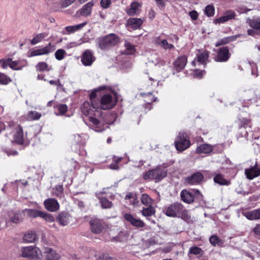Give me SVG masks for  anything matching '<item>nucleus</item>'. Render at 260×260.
I'll return each instance as SVG.
<instances>
[{
  "label": "nucleus",
  "mask_w": 260,
  "mask_h": 260,
  "mask_svg": "<svg viewBox=\"0 0 260 260\" xmlns=\"http://www.w3.org/2000/svg\"><path fill=\"white\" fill-rule=\"evenodd\" d=\"M213 150V147L208 144H203L197 147L196 152L198 154L209 153Z\"/></svg>",
  "instance_id": "obj_26"
},
{
  "label": "nucleus",
  "mask_w": 260,
  "mask_h": 260,
  "mask_svg": "<svg viewBox=\"0 0 260 260\" xmlns=\"http://www.w3.org/2000/svg\"><path fill=\"white\" fill-rule=\"evenodd\" d=\"M205 73V72L204 71L196 69L194 71V77L198 78H201Z\"/></svg>",
  "instance_id": "obj_58"
},
{
  "label": "nucleus",
  "mask_w": 260,
  "mask_h": 260,
  "mask_svg": "<svg viewBox=\"0 0 260 260\" xmlns=\"http://www.w3.org/2000/svg\"><path fill=\"white\" fill-rule=\"evenodd\" d=\"M86 24V22H84L82 23L74 25L75 31H76L81 29Z\"/></svg>",
  "instance_id": "obj_62"
},
{
  "label": "nucleus",
  "mask_w": 260,
  "mask_h": 260,
  "mask_svg": "<svg viewBox=\"0 0 260 260\" xmlns=\"http://www.w3.org/2000/svg\"><path fill=\"white\" fill-rule=\"evenodd\" d=\"M141 95L144 98V101L148 104H150L152 102L156 101L157 98H155L151 92L141 93Z\"/></svg>",
  "instance_id": "obj_35"
},
{
  "label": "nucleus",
  "mask_w": 260,
  "mask_h": 260,
  "mask_svg": "<svg viewBox=\"0 0 260 260\" xmlns=\"http://www.w3.org/2000/svg\"><path fill=\"white\" fill-rule=\"evenodd\" d=\"M125 47L126 49V53L127 54H132L135 52V48L134 46L130 44L129 42H126L125 43Z\"/></svg>",
  "instance_id": "obj_52"
},
{
  "label": "nucleus",
  "mask_w": 260,
  "mask_h": 260,
  "mask_svg": "<svg viewBox=\"0 0 260 260\" xmlns=\"http://www.w3.org/2000/svg\"><path fill=\"white\" fill-rule=\"evenodd\" d=\"M254 233L257 236H260V224H257L253 229Z\"/></svg>",
  "instance_id": "obj_63"
},
{
  "label": "nucleus",
  "mask_w": 260,
  "mask_h": 260,
  "mask_svg": "<svg viewBox=\"0 0 260 260\" xmlns=\"http://www.w3.org/2000/svg\"><path fill=\"white\" fill-rule=\"evenodd\" d=\"M119 42L118 37L114 34H110L98 39V46L102 50L108 49L116 45Z\"/></svg>",
  "instance_id": "obj_3"
},
{
  "label": "nucleus",
  "mask_w": 260,
  "mask_h": 260,
  "mask_svg": "<svg viewBox=\"0 0 260 260\" xmlns=\"http://www.w3.org/2000/svg\"><path fill=\"white\" fill-rule=\"evenodd\" d=\"M122 157H117L114 156L113 158V162L110 165V168L113 170L119 169V164L122 160Z\"/></svg>",
  "instance_id": "obj_43"
},
{
  "label": "nucleus",
  "mask_w": 260,
  "mask_h": 260,
  "mask_svg": "<svg viewBox=\"0 0 260 260\" xmlns=\"http://www.w3.org/2000/svg\"><path fill=\"white\" fill-rule=\"evenodd\" d=\"M74 139L75 142L78 144H80L82 142V138L81 135L76 134L74 135Z\"/></svg>",
  "instance_id": "obj_61"
},
{
  "label": "nucleus",
  "mask_w": 260,
  "mask_h": 260,
  "mask_svg": "<svg viewBox=\"0 0 260 260\" xmlns=\"http://www.w3.org/2000/svg\"><path fill=\"white\" fill-rule=\"evenodd\" d=\"M37 238V235L35 232H28L24 235L23 240L25 243H32L35 242Z\"/></svg>",
  "instance_id": "obj_32"
},
{
  "label": "nucleus",
  "mask_w": 260,
  "mask_h": 260,
  "mask_svg": "<svg viewBox=\"0 0 260 260\" xmlns=\"http://www.w3.org/2000/svg\"><path fill=\"white\" fill-rule=\"evenodd\" d=\"M140 4L136 2H133L131 5L130 8L127 9L126 13L129 16L137 15L140 7Z\"/></svg>",
  "instance_id": "obj_28"
},
{
  "label": "nucleus",
  "mask_w": 260,
  "mask_h": 260,
  "mask_svg": "<svg viewBox=\"0 0 260 260\" xmlns=\"http://www.w3.org/2000/svg\"><path fill=\"white\" fill-rule=\"evenodd\" d=\"M20 60L13 61L11 58V61L10 64V68L13 70H21L23 67L25 66V64L20 66Z\"/></svg>",
  "instance_id": "obj_40"
},
{
  "label": "nucleus",
  "mask_w": 260,
  "mask_h": 260,
  "mask_svg": "<svg viewBox=\"0 0 260 260\" xmlns=\"http://www.w3.org/2000/svg\"><path fill=\"white\" fill-rule=\"evenodd\" d=\"M44 205L45 209L50 212L57 211L60 207L57 201L52 198L45 200L44 202Z\"/></svg>",
  "instance_id": "obj_14"
},
{
  "label": "nucleus",
  "mask_w": 260,
  "mask_h": 260,
  "mask_svg": "<svg viewBox=\"0 0 260 260\" xmlns=\"http://www.w3.org/2000/svg\"><path fill=\"white\" fill-rule=\"evenodd\" d=\"M66 55V52L63 49H59L55 53V58L58 60L63 59Z\"/></svg>",
  "instance_id": "obj_47"
},
{
  "label": "nucleus",
  "mask_w": 260,
  "mask_h": 260,
  "mask_svg": "<svg viewBox=\"0 0 260 260\" xmlns=\"http://www.w3.org/2000/svg\"><path fill=\"white\" fill-rule=\"evenodd\" d=\"M204 179L203 175L200 172H196L186 178L188 183L193 185L200 183Z\"/></svg>",
  "instance_id": "obj_21"
},
{
  "label": "nucleus",
  "mask_w": 260,
  "mask_h": 260,
  "mask_svg": "<svg viewBox=\"0 0 260 260\" xmlns=\"http://www.w3.org/2000/svg\"><path fill=\"white\" fill-rule=\"evenodd\" d=\"M209 52L208 51H204L197 55V61L202 64H205L209 58Z\"/></svg>",
  "instance_id": "obj_31"
},
{
  "label": "nucleus",
  "mask_w": 260,
  "mask_h": 260,
  "mask_svg": "<svg viewBox=\"0 0 260 260\" xmlns=\"http://www.w3.org/2000/svg\"><path fill=\"white\" fill-rule=\"evenodd\" d=\"M101 7L103 9H107L109 8L111 4V0H101L100 2Z\"/></svg>",
  "instance_id": "obj_57"
},
{
  "label": "nucleus",
  "mask_w": 260,
  "mask_h": 260,
  "mask_svg": "<svg viewBox=\"0 0 260 260\" xmlns=\"http://www.w3.org/2000/svg\"><path fill=\"white\" fill-rule=\"evenodd\" d=\"M42 116V114L35 111H29L26 116V118L29 120H35L39 119Z\"/></svg>",
  "instance_id": "obj_38"
},
{
  "label": "nucleus",
  "mask_w": 260,
  "mask_h": 260,
  "mask_svg": "<svg viewBox=\"0 0 260 260\" xmlns=\"http://www.w3.org/2000/svg\"><path fill=\"white\" fill-rule=\"evenodd\" d=\"M235 16L236 14L234 11H228L224 14L222 16L214 20V23L216 24L221 23H223L230 20L234 19Z\"/></svg>",
  "instance_id": "obj_20"
},
{
  "label": "nucleus",
  "mask_w": 260,
  "mask_h": 260,
  "mask_svg": "<svg viewBox=\"0 0 260 260\" xmlns=\"http://www.w3.org/2000/svg\"><path fill=\"white\" fill-rule=\"evenodd\" d=\"M21 252L23 257L41 259L43 256L41 250L32 246L22 247Z\"/></svg>",
  "instance_id": "obj_6"
},
{
  "label": "nucleus",
  "mask_w": 260,
  "mask_h": 260,
  "mask_svg": "<svg viewBox=\"0 0 260 260\" xmlns=\"http://www.w3.org/2000/svg\"><path fill=\"white\" fill-rule=\"evenodd\" d=\"M81 61L85 66H91L95 60L93 52L89 50H85L81 56Z\"/></svg>",
  "instance_id": "obj_9"
},
{
  "label": "nucleus",
  "mask_w": 260,
  "mask_h": 260,
  "mask_svg": "<svg viewBox=\"0 0 260 260\" xmlns=\"http://www.w3.org/2000/svg\"><path fill=\"white\" fill-rule=\"evenodd\" d=\"M100 203L103 208L107 209L110 208L112 206L111 202L108 201L106 198H100Z\"/></svg>",
  "instance_id": "obj_46"
},
{
  "label": "nucleus",
  "mask_w": 260,
  "mask_h": 260,
  "mask_svg": "<svg viewBox=\"0 0 260 260\" xmlns=\"http://www.w3.org/2000/svg\"><path fill=\"white\" fill-rule=\"evenodd\" d=\"M57 108L58 110V114H56L57 115H64L68 111V106L66 104L58 105Z\"/></svg>",
  "instance_id": "obj_49"
},
{
  "label": "nucleus",
  "mask_w": 260,
  "mask_h": 260,
  "mask_svg": "<svg viewBox=\"0 0 260 260\" xmlns=\"http://www.w3.org/2000/svg\"><path fill=\"white\" fill-rule=\"evenodd\" d=\"M209 241L210 243L214 246H221L223 244V241L215 235L211 236Z\"/></svg>",
  "instance_id": "obj_39"
},
{
  "label": "nucleus",
  "mask_w": 260,
  "mask_h": 260,
  "mask_svg": "<svg viewBox=\"0 0 260 260\" xmlns=\"http://www.w3.org/2000/svg\"><path fill=\"white\" fill-rule=\"evenodd\" d=\"M55 50V46L52 45L51 43H49V44L45 47L32 51L30 53V56L48 54L51 52H53Z\"/></svg>",
  "instance_id": "obj_10"
},
{
  "label": "nucleus",
  "mask_w": 260,
  "mask_h": 260,
  "mask_svg": "<svg viewBox=\"0 0 260 260\" xmlns=\"http://www.w3.org/2000/svg\"><path fill=\"white\" fill-rule=\"evenodd\" d=\"M187 58L186 56L182 55L179 56L173 62V65L177 72H179L182 71L187 63Z\"/></svg>",
  "instance_id": "obj_17"
},
{
  "label": "nucleus",
  "mask_w": 260,
  "mask_h": 260,
  "mask_svg": "<svg viewBox=\"0 0 260 260\" xmlns=\"http://www.w3.org/2000/svg\"><path fill=\"white\" fill-rule=\"evenodd\" d=\"M90 225L93 233L99 234L102 231L105 224L102 220L96 218L90 221Z\"/></svg>",
  "instance_id": "obj_12"
},
{
  "label": "nucleus",
  "mask_w": 260,
  "mask_h": 260,
  "mask_svg": "<svg viewBox=\"0 0 260 260\" xmlns=\"http://www.w3.org/2000/svg\"><path fill=\"white\" fill-rule=\"evenodd\" d=\"M23 212H25L29 217L36 218L40 217L42 211L36 209H25Z\"/></svg>",
  "instance_id": "obj_37"
},
{
  "label": "nucleus",
  "mask_w": 260,
  "mask_h": 260,
  "mask_svg": "<svg viewBox=\"0 0 260 260\" xmlns=\"http://www.w3.org/2000/svg\"><path fill=\"white\" fill-rule=\"evenodd\" d=\"M143 22L144 20L141 18H131L127 20V27L128 29L136 30L141 27Z\"/></svg>",
  "instance_id": "obj_18"
},
{
  "label": "nucleus",
  "mask_w": 260,
  "mask_h": 260,
  "mask_svg": "<svg viewBox=\"0 0 260 260\" xmlns=\"http://www.w3.org/2000/svg\"><path fill=\"white\" fill-rule=\"evenodd\" d=\"M215 183L220 185H229L230 184V181L225 179L223 176L220 174H216L213 178Z\"/></svg>",
  "instance_id": "obj_29"
},
{
  "label": "nucleus",
  "mask_w": 260,
  "mask_h": 260,
  "mask_svg": "<svg viewBox=\"0 0 260 260\" xmlns=\"http://www.w3.org/2000/svg\"><path fill=\"white\" fill-rule=\"evenodd\" d=\"M183 206L182 204L175 202L170 205L166 210V214L169 217H176L180 215V212L182 211Z\"/></svg>",
  "instance_id": "obj_8"
},
{
  "label": "nucleus",
  "mask_w": 260,
  "mask_h": 260,
  "mask_svg": "<svg viewBox=\"0 0 260 260\" xmlns=\"http://www.w3.org/2000/svg\"><path fill=\"white\" fill-rule=\"evenodd\" d=\"M189 15L193 20H196L198 18V13L195 10L189 12Z\"/></svg>",
  "instance_id": "obj_59"
},
{
  "label": "nucleus",
  "mask_w": 260,
  "mask_h": 260,
  "mask_svg": "<svg viewBox=\"0 0 260 260\" xmlns=\"http://www.w3.org/2000/svg\"><path fill=\"white\" fill-rule=\"evenodd\" d=\"M246 23L254 29L260 30V17L248 18Z\"/></svg>",
  "instance_id": "obj_25"
},
{
  "label": "nucleus",
  "mask_w": 260,
  "mask_h": 260,
  "mask_svg": "<svg viewBox=\"0 0 260 260\" xmlns=\"http://www.w3.org/2000/svg\"><path fill=\"white\" fill-rule=\"evenodd\" d=\"M167 174V170L165 168L158 167L143 174L144 180H155L159 182L165 178Z\"/></svg>",
  "instance_id": "obj_2"
},
{
  "label": "nucleus",
  "mask_w": 260,
  "mask_h": 260,
  "mask_svg": "<svg viewBox=\"0 0 260 260\" xmlns=\"http://www.w3.org/2000/svg\"><path fill=\"white\" fill-rule=\"evenodd\" d=\"M204 13L208 17H212L214 16L215 13V9L214 6L212 5L207 6L205 8Z\"/></svg>",
  "instance_id": "obj_44"
},
{
  "label": "nucleus",
  "mask_w": 260,
  "mask_h": 260,
  "mask_svg": "<svg viewBox=\"0 0 260 260\" xmlns=\"http://www.w3.org/2000/svg\"><path fill=\"white\" fill-rule=\"evenodd\" d=\"M160 47L166 50H167V49L171 50L174 48V46L173 44H169L168 42V41L165 39H162V42H161V45Z\"/></svg>",
  "instance_id": "obj_54"
},
{
  "label": "nucleus",
  "mask_w": 260,
  "mask_h": 260,
  "mask_svg": "<svg viewBox=\"0 0 260 260\" xmlns=\"http://www.w3.org/2000/svg\"><path fill=\"white\" fill-rule=\"evenodd\" d=\"M204 254V251L202 248L197 246H191L189 248L188 255L192 254L196 255L197 257H201Z\"/></svg>",
  "instance_id": "obj_33"
},
{
  "label": "nucleus",
  "mask_w": 260,
  "mask_h": 260,
  "mask_svg": "<svg viewBox=\"0 0 260 260\" xmlns=\"http://www.w3.org/2000/svg\"><path fill=\"white\" fill-rule=\"evenodd\" d=\"M75 0H60V4L62 8H66L72 4H73Z\"/></svg>",
  "instance_id": "obj_56"
},
{
  "label": "nucleus",
  "mask_w": 260,
  "mask_h": 260,
  "mask_svg": "<svg viewBox=\"0 0 260 260\" xmlns=\"http://www.w3.org/2000/svg\"><path fill=\"white\" fill-rule=\"evenodd\" d=\"M14 141L18 144H22L24 142L22 128L19 125L16 128L14 135Z\"/></svg>",
  "instance_id": "obj_22"
},
{
  "label": "nucleus",
  "mask_w": 260,
  "mask_h": 260,
  "mask_svg": "<svg viewBox=\"0 0 260 260\" xmlns=\"http://www.w3.org/2000/svg\"><path fill=\"white\" fill-rule=\"evenodd\" d=\"M201 196L200 192L197 189H193L190 191L183 189L180 193L181 200L184 202L188 204L192 203L195 198H200Z\"/></svg>",
  "instance_id": "obj_7"
},
{
  "label": "nucleus",
  "mask_w": 260,
  "mask_h": 260,
  "mask_svg": "<svg viewBox=\"0 0 260 260\" xmlns=\"http://www.w3.org/2000/svg\"><path fill=\"white\" fill-rule=\"evenodd\" d=\"M11 61V58H8L5 59H1V62L2 63L1 67L4 69H7L8 67H10V62Z\"/></svg>",
  "instance_id": "obj_55"
},
{
  "label": "nucleus",
  "mask_w": 260,
  "mask_h": 260,
  "mask_svg": "<svg viewBox=\"0 0 260 260\" xmlns=\"http://www.w3.org/2000/svg\"><path fill=\"white\" fill-rule=\"evenodd\" d=\"M24 218V214L20 211L11 212L9 214V218L6 219V222H10L18 224L21 222Z\"/></svg>",
  "instance_id": "obj_15"
},
{
  "label": "nucleus",
  "mask_w": 260,
  "mask_h": 260,
  "mask_svg": "<svg viewBox=\"0 0 260 260\" xmlns=\"http://www.w3.org/2000/svg\"><path fill=\"white\" fill-rule=\"evenodd\" d=\"M44 254L47 260H58L60 258L59 254L50 247L44 248Z\"/></svg>",
  "instance_id": "obj_19"
},
{
  "label": "nucleus",
  "mask_w": 260,
  "mask_h": 260,
  "mask_svg": "<svg viewBox=\"0 0 260 260\" xmlns=\"http://www.w3.org/2000/svg\"><path fill=\"white\" fill-rule=\"evenodd\" d=\"M239 126L240 127L246 128L248 126L250 127V120L245 118H241L239 119Z\"/></svg>",
  "instance_id": "obj_48"
},
{
  "label": "nucleus",
  "mask_w": 260,
  "mask_h": 260,
  "mask_svg": "<svg viewBox=\"0 0 260 260\" xmlns=\"http://www.w3.org/2000/svg\"><path fill=\"white\" fill-rule=\"evenodd\" d=\"M96 96V92L92 91L90 94L91 105L88 102H85L82 106L81 109L83 114L88 116L90 122L89 126L96 132H102L108 126L102 121L101 111L99 110L98 106L94 103V100Z\"/></svg>",
  "instance_id": "obj_1"
},
{
  "label": "nucleus",
  "mask_w": 260,
  "mask_h": 260,
  "mask_svg": "<svg viewBox=\"0 0 260 260\" xmlns=\"http://www.w3.org/2000/svg\"><path fill=\"white\" fill-rule=\"evenodd\" d=\"M93 5L94 3L91 1L84 5L83 7L79 10L80 15L85 17L90 15Z\"/></svg>",
  "instance_id": "obj_24"
},
{
  "label": "nucleus",
  "mask_w": 260,
  "mask_h": 260,
  "mask_svg": "<svg viewBox=\"0 0 260 260\" xmlns=\"http://www.w3.org/2000/svg\"><path fill=\"white\" fill-rule=\"evenodd\" d=\"M40 217L43 218L48 222H53L54 220L53 216L49 213L42 211Z\"/></svg>",
  "instance_id": "obj_51"
},
{
  "label": "nucleus",
  "mask_w": 260,
  "mask_h": 260,
  "mask_svg": "<svg viewBox=\"0 0 260 260\" xmlns=\"http://www.w3.org/2000/svg\"><path fill=\"white\" fill-rule=\"evenodd\" d=\"M245 174L248 179L252 180L260 175V168L257 166L256 162L254 166L246 169Z\"/></svg>",
  "instance_id": "obj_16"
},
{
  "label": "nucleus",
  "mask_w": 260,
  "mask_h": 260,
  "mask_svg": "<svg viewBox=\"0 0 260 260\" xmlns=\"http://www.w3.org/2000/svg\"><path fill=\"white\" fill-rule=\"evenodd\" d=\"M141 213L144 216L150 217L155 214V210L152 206H149L147 208H143Z\"/></svg>",
  "instance_id": "obj_36"
},
{
  "label": "nucleus",
  "mask_w": 260,
  "mask_h": 260,
  "mask_svg": "<svg viewBox=\"0 0 260 260\" xmlns=\"http://www.w3.org/2000/svg\"><path fill=\"white\" fill-rule=\"evenodd\" d=\"M117 102V98L111 94H104L101 99L100 105L98 106L99 110L102 112V109L107 110L113 108Z\"/></svg>",
  "instance_id": "obj_4"
},
{
  "label": "nucleus",
  "mask_w": 260,
  "mask_h": 260,
  "mask_svg": "<svg viewBox=\"0 0 260 260\" xmlns=\"http://www.w3.org/2000/svg\"><path fill=\"white\" fill-rule=\"evenodd\" d=\"M52 194L57 198L61 199L64 197L63 188L62 185H57L52 189Z\"/></svg>",
  "instance_id": "obj_30"
},
{
  "label": "nucleus",
  "mask_w": 260,
  "mask_h": 260,
  "mask_svg": "<svg viewBox=\"0 0 260 260\" xmlns=\"http://www.w3.org/2000/svg\"><path fill=\"white\" fill-rule=\"evenodd\" d=\"M180 215L182 218L186 221H189L191 219L190 215L187 210L184 209V207H183L182 211L180 212Z\"/></svg>",
  "instance_id": "obj_50"
},
{
  "label": "nucleus",
  "mask_w": 260,
  "mask_h": 260,
  "mask_svg": "<svg viewBox=\"0 0 260 260\" xmlns=\"http://www.w3.org/2000/svg\"><path fill=\"white\" fill-rule=\"evenodd\" d=\"M124 219L132 225L137 228H142L145 226L144 222L139 218H135L132 214L125 213L123 215Z\"/></svg>",
  "instance_id": "obj_11"
},
{
  "label": "nucleus",
  "mask_w": 260,
  "mask_h": 260,
  "mask_svg": "<svg viewBox=\"0 0 260 260\" xmlns=\"http://www.w3.org/2000/svg\"><path fill=\"white\" fill-rule=\"evenodd\" d=\"M233 40V39L232 37H228L223 38L220 39V40L218 41L216 43L215 46L218 47V46H221L223 45L226 44L230 43V42L232 41Z\"/></svg>",
  "instance_id": "obj_45"
},
{
  "label": "nucleus",
  "mask_w": 260,
  "mask_h": 260,
  "mask_svg": "<svg viewBox=\"0 0 260 260\" xmlns=\"http://www.w3.org/2000/svg\"><path fill=\"white\" fill-rule=\"evenodd\" d=\"M230 57L229 49L228 47H221L217 53L215 60L218 62L226 61Z\"/></svg>",
  "instance_id": "obj_13"
},
{
  "label": "nucleus",
  "mask_w": 260,
  "mask_h": 260,
  "mask_svg": "<svg viewBox=\"0 0 260 260\" xmlns=\"http://www.w3.org/2000/svg\"><path fill=\"white\" fill-rule=\"evenodd\" d=\"M141 200L143 205L148 206H151L152 200L148 194L146 193L142 194Z\"/></svg>",
  "instance_id": "obj_41"
},
{
  "label": "nucleus",
  "mask_w": 260,
  "mask_h": 260,
  "mask_svg": "<svg viewBox=\"0 0 260 260\" xmlns=\"http://www.w3.org/2000/svg\"><path fill=\"white\" fill-rule=\"evenodd\" d=\"M244 215L248 219L251 220L258 219L260 218V208L245 212Z\"/></svg>",
  "instance_id": "obj_27"
},
{
  "label": "nucleus",
  "mask_w": 260,
  "mask_h": 260,
  "mask_svg": "<svg viewBox=\"0 0 260 260\" xmlns=\"http://www.w3.org/2000/svg\"><path fill=\"white\" fill-rule=\"evenodd\" d=\"M115 258L112 257L108 254H104L101 256L98 260H114Z\"/></svg>",
  "instance_id": "obj_60"
},
{
  "label": "nucleus",
  "mask_w": 260,
  "mask_h": 260,
  "mask_svg": "<svg viewBox=\"0 0 260 260\" xmlns=\"http://www.w3.org/2000/svg\"><path fill=\"white\" fill-rule=\"evenodd\" d=\"M174 144L176 149L179 151L185 150L190 145L187 134L182 132L179 133Z\"/></svg>",
  "instance_id": "obj_5"
},
{
  "label": "nucleus",
  "mask_w": 260,
  "mask_h": 260,
  "mask_svg": "<svg viewBox=\"0 0 260 260\" xmlns=\"http://www.w3.org/2000/svg\"><path fill=\"white\" fill-rule=\"evenodd\" d=\"M48 36V33L44 32L37 34L31 41L30 43L31 45H36L37 43L41 42L44 39Z\"/></svg>",
  "instance_id": "obj_34"
},
{
  "label": "nucleus",
  "mask_w": 260,
  "mask_h": 260,
  "mask_svg": "<svg viewBox=\"0 0 260 260\" xmlns=\"http://www.w3.org/2000/svg\"><path fill=\"white\" fill-rule=\"evenodd\" d=\"M247 34L249 36H251L253 37L257 35V33L256 32V29H248L247 30Z\"/></svg>",
  "instance_id": "obj_64"
},
{
  "label": "nucleus",
  "mask_w": 260,
  "mask_h": 260,
  "mask_svg": "<svg viewBox=\"0 0 260 260\" xmlns=\"http://www.w3.org/2000/svg\"><path fill=\"white\" fill-rule=\"evenodd\" d=\"M48 64L45 62H40L36 65V69L38 71H44L47 69Z\"/></svg>",
  "instance_id": "obj_53"
},
{
  "label": "nucleus",
  "mask_w": 260,
  "mask_h": 260,
  "mask_svg": "<svg viewBox=\"0 0 260 260\" xmlns=\"http://www.w3.org/2000/svg\"><path fill=\"white\" fill-rule=\"evenodd\" d=\"M71 217L70 215L65 212L61 213L57 218V221L58 223L63 226L67 225L70 221Z\"/></svg>",
  "instance_id": "obj_23"
},
{
  "label": "nucleus",
  "mask_w": 260,
  "mask_h": 260,
  "mask_svg": "<svg viewBox=\"0 0 260 260\" xmlns=\"http://www.w3.org/2000/svg\"><path fill=\"white\" fill-rule=\"evenodd\" d=\"M12 81L10 77L4 73L0 72V84L7 85Z\"/></svg>",
  "instance_id": "obj_42"
}]
</instances>
